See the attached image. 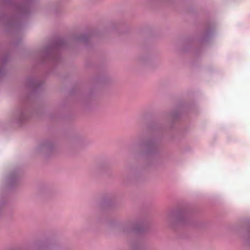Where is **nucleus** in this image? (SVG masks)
Returning a JSON list of instances; mask_svg holds the SVG:
<instances>
[{
  "instance_id": "1",
  "label": "nucleus",
  "mask_w": 250,
  "mask_h": 250,
  "mask_svg": "<svg viewBox=\"0 0 250 250\" xmlns=\"http://www.w3.org/2000/svg\"><path fill=\"white\" fill-rule=\"evenodd\" d=\"M54 148V145L53 143L46 141L39 144L35 150L37 153L47 154L53 150Z\"/></svg>"
},
{
  "instance_id": "2",
  "label": "nucleus",
  "mask_w": 250,
  "mask_h": 250,
  "mask_svg": "<svg viewBox=\"0 0 250 250\" xmlns=\"http://www.w3.org/2000/svg\"><path fill=\"white\" fill-rule=\"evenodd\" d=\"M35 247L38 249H41L42 247V243L41 241H38L35 244Z\"/></svg>"
}]
</instances>
